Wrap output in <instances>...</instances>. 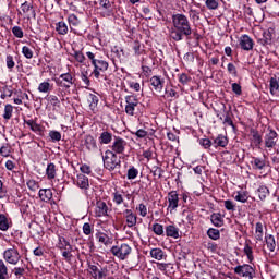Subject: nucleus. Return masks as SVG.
Listing matches in <instances>:
<instances>
[{
	"mask_svg": "<svg viewBox=\"0 0 279 279\" xmlns=\"http://www.w3.org/2000/svg\"><path fill=\"white\" fill-rule=\"evenodd\" d=\"M21 11L27 19H36V9L34 2L25 1L21 4Z\"/></svg>",
	"mask_w": 279,
	"mask_h": 279,
	"instance_id": "12",
	"label": "nucleus"
},
{
	"mask_svg": "<svg viewBox=\"0 0 279 279\" xmlns=\"http://www.w3.org/2000/svg\"><path fill=\"white\" fill-rule=\"evenodd\" d=\"M24 124L32 130V132H35L38 136H41V138H45V126L43 124H38V118L34 119H24Z\"/></svg>",
	"mask_w": 279,
	"mask_h": 279,
	"instance_id": "8",
	"label": "nucleus"
},
{
	"mask_svg": "<svg viewBox=\"0 0 279 279\" xmlns=\"http://www.w3.org/2000/svg\"><path fill=\"white\" fill-rule=\"evenodd\" d=\"M104 167L107 171H119L121 169V157L112 150H106L102 155Z\"/></svg>",
	"mask_w": 279,
	"mask_h": 279,
	"instance_id": "4",
	"label": "nucleus"
},
{
	"mask_svg": "<svg viewBox=\"0 0 279 279\" xmlns=\"http://www.w3.org/2000/svg\"><path fill=\"white\" fill-rule=\"evenodd\" d=\"M48 136L52 141H62V133H60V131L51 130L49 131Z\"/></svg>",
	"mask_w": 279,
	"mask_h": 279,
	"instance_id": "48",
	"label": "nucleus"
},
{
	"mask_svg": "<svg viewBox=\"0 0 279 279\" xmlns=\"http://www.w3.org/2000/svg\"><path fill=\"white\" fill-rule=\"evenodd\" d=\"M54 84L58 86L57 95L61 97V101H64V97L71 95V87L75 84L73 74L63 73L59 77L53 78Z\"/></svg>",
	"mask_w": 279,
	"mask_h": 279,
	"instance_id": "3",
	"label": "nucleus"
},
{
	"mask_svg": "<svg viewBox=\"0 0 279 279\" xmlns=\"http://www.w3.org/2000/svg\"><path fill=\"white\" fill-rule=\"evenodd\" d=\"M227 71L229 75H232V77H239V72L236 71L234 63H228Z\"/></svg>",
	"mask_w": 279,
	"mask_h": 279,
	"instance_id": "54",
	"label": "nucleus"
},
{
	"mask_svg": "<svg viewBox=\"0 0 279 279\" xmlns=\"http://www.w3.org/2000/svg\"><path fill=\"white\" fill-rule=\"evenodd\" d=\"M7 68L12 71V69H14V66H16V63L14 62V57H12V54H8L7 59Z\"/></svg>",
	"mask_w": 279,
	"mask_h": 279,
	"instance_id": "61",
	"label": "nucleus"
},
{
	"mask_svg": "<svg viewBox=\"0 0 279 279\" xmlns=\"http://www.w3.org/2000/svg\"><path fill=\"white\" fill-rule=\"evenodd\" d=\"M125 99V112L129 114V117H134V112L136 108H138V105L141 104L138 101V96L136 94L128 95L124 97Z\"/></svg>",
	"mask_w": 279,
	"mask_h": 279,
	"instance_id": "7",
	"label": "nucleus"
},
{
	"mask_svg": "<svg viewBox=\"0 0 279 279\" xmlns=\"http://www.w3.org/2000/svg\"><path fill=\"white\" fill-rule=\"evenodd\" d=\"M251 165L253 166V169H258L262 171V169H265V160L260 159L258 157H254L251 161Z\"/></svg>",
	"mask_w": 279,
	"mask_h": 279,
	"instance_id": "31",
	"label": "nucleus"
},
{
	"mask_svg": "<svg viewBox=\"0 0 279 279\" xmlns=\"http://www.w3.org/2000/svg\"><path fill=\"white\" fill-rule=\"evenodd\" d=\"M128 180H136V178H138V170L134 167H131L128 170Z\"/></svg>",
	"mask_w": 279,
	"mask_h": 279,
	"instance_id": "55",
	"label": "nucleus"
},
{
	"mask_svg": "<svg viewBox=\"0 0 279 279\" xmlns=\"http://www.w3.org/2000/svg\"><path fill=\"white\" fill-rule=\"evenodd\" d=\"M1 93L2 94L0 95V98L5 99L7 97H12L13 92L10 87L4 86V87H2Z\"/></svg>",
	"mask_w": 279,
	"mask_h": 279,
	"instance_id": "60",
	"label": "nucleus"
},
{
	"mask_svg": "<svg viewBox=\"0 0 279 279\" xmlns=\"http://www.w3.org/2000/svg\"><path fill=\"white\" fill-rule=\"evenodd\" d=\"M28 228L33 238L43 235V227L38 222H32Z\"/></svg>",
	"mask_w": 279,
	"mask_h": 279,
	"instance_id": "22",
	"label": "nucleus"
},
{
	"mask_svg": "<svg viewBox=\"0 0 279 279\" xmlns=\"http://www.w3.org/2000/svg\"><path fill=\"white\" fill-rule=\"evenodd\" d=\"M26 186L29 189V191H38V189H40V185L38 184V182L33 179L26 182Z\"/></svg>",
	"mask_w": 279,
	"mask_h": 279,
	"instance_id": "56",
	"label": "nucleus"
},
{
	"mask_svg": "<svg viewBox=\"0 0 279 279\" xmlns=\"http://www.w3.org/2000/svg\"><path fill=\"white\" fill-rule=\"evenodd\" d=\"M73 57L80 64H84V62H86V57L83 51L75 50Z\"/></svg>",
	"mask_w": 279,
	"mask_h": 279,
	"instance_id": "45",
	"label": "nucleus"
},
{
	"mask_svg": "<svg viewBox=\"0 0 279 279\" xmlns=\"http://www.w3.org/2000/svg\"><path fill=\"white\" fill-rule=\"evenodd\" d=\"M88 269H89V274H90L92 278H94V279L108 278V274H109L108 266H104V267L99 268L95 264H89Z\"/></svg>",
	"mask_w": 279,
	"mask_h": 279,
	"instance_id": "9",
	"label": "nucleus"
},
{
	"mask_svg": "<svg viewBox=\"0 0 279 279\" xmlns=\"http://www.w3.org/2000/svg\"><path fill=\"white\" fill-rule=\"evenodd\" d=\"M265 242L269 252H276V238L274 235L266 233Z\"/></svg>",
	"mask_w": 279,
	"mask_h": 279,
	"instance_id": "27",
	"label": "nucleus"
},
{
	"mask_svg": "<svg viewBox=\"0 0 279 279\" xmlns=\"http://www.w3.org/2000/svg\"><path fill=\"white\" fill-rule=\"evenodd\" d=\"M125 142L123 141H114L111 145L112 151L116 154H123L125 151Z\"/></svg>",
	"mask_w": 279,
	"mask_h": 279,
	"instance_id": "26",
	"label": "nucleus"
},
{
	"mask_svg": "<svg viewBox=\"0 0 279 279\" xmlns=\"http://www.w3.org/2000/svg\"><path fill=\"white\" fill-rule=\"evenodd\" d=\"M231 88L234 95H236L238 97H241V95H243V87H241V84L232 83Z\"/></svg>",
	"mask_w": 279,
	"mask_h": 279,
	"instance_id": "52",
	"label": "nucleus"
},
{
	"mask_svg": "<svg viewBox=\"0 0 279 279\" xmlns=\"http://www.w3.org/2000/svg\"><path fill=\"white\" fill-rule=\"evenodd\" d=\"M207 236H209V239H211L213 241H219V239H221V232L219 231V229L209 228L207 230Z\"/></svg>",
	"mask_w": 279,
	"mask_h": 279,
	"instance_id": "30",
	"label": "nucleus"
},
{
	"mask_svg": "<svg viewBox=\"0 0 279 279\" xmlns=\"http://www.w3.org/2000/svg\"><path fill=\"white\" fill-rule=\"evenodd\" d=\"M3 258L10 265H19V262L21 260V253H19V250L13 246L4 251Z\"/></svg>",
	"mask_w": 279,
	"mask_h": 279,
	"instance_id": "10",
	"label": "nucleus"
},
{
	"mask_svg": "<svg viewBox=\"0 0 279 279\" xmlns=\"http://www.w3.org/2000/svg\"><path fill=\"white\" fill-rule=\"evenodd\" d=\"M12 34L13 36H15V38H23L25 36V34L23 33V28H21V26H13Z\"/></svg>",
	"mask_w": 279,
	"mask_h": 279,
	"instance_id": "57",
	"label": "nucleus"
},
{
	"mask_svg": "<svg viewBox=\"0 0 279 279\" xmlns=\"http://www.w3.org/2000/svg\"><path fill=\"white\" fill-rule=\"evenodd\" d=\"M210 221L215 228H221L223 226V216L220 213H214L210 215Z\"/></svg>",
	"mask_w": 279,
	"mask_h": 279,
	"instance_id": "24",
	"label": "nucleus"
},
{
	"mask_svg": "<svg viewBox=\"0 0 279 279\" xmlns=\"http://www.w3.org/2000/svg\"><path fill=\"white\" fill-rule=\"evenodd\" d=\"M150 256L155 260H162L165 258V251H162L161 248H151Z\"/></svg>",
	"mask_w": 279,
	"mask_h": 279,
	"instance_id": "29",
	"label": "nucleus"
},
{
	"mask_svg": "<svg viewBox=\"0 0 279 279\" xmlns=\"http://www.w3.org/2000/svg\"><path fill=\"white\" fill-rule=\"evenodd\" d=\"M263 236H264L263 222H256V225H255L256 241H263Z\"/></svg>",
	"mask_w": 279,
	"mask_h": 279,
	"instance_id": "35",
	"label": "nucleus"
},
{
	"mask_svg": "<svg viewBox=\"0 0 279 279\" xmlns=\"http://www.w3.org/2000/svg\"><path fill=\"white\" fill-rule=\"evenodd\" d=\"M14 112V107L10 104L4 106V113H3V119L5 121H10L12 119V113Z\"/></svg>",
	"mask_w": 279,
	"mask_h": 279,
	"instance_id": "40",
	"label": "nucleus"
},
{
	"mask_svg": "<svg viewBox=\"0 0 279 279\" xmlns=\"http://www.w3.org/2000/svg\"><path fill=\"white\" fill-rule=\"evenodd\" d=\"M37 90L39 93H49L51 90V83L48 81H44L38 85Z\"/></svg>",
	"mask_w": 279,
	"mask_h": 279,
	"instance_id": "41",
	"label": "nucleus"
},
{
	"mask_svg": "<svg viewBox=\"0 0 279 279\" xmlns=\"http://www.w3.org/2000/svg\"><path fill=\"white\" fill-rule=\"evenodd\" d=\"M136 210H138L141 217H147V206L145 204L141 203L137 207Z\"/></svg>",
	"mask_w": 279,
	"mask_h": 279,
	"instance_id": "63",
	"label": "nucleus"
},
{
	"mask_svg": "<svg viewBox=\"0 0 279 279\" xmlns=\"http://www.w3.org/2000/svg\"><path fill=\"white\" fill-rule=\"evenodd\" d=\"M128 86L132 90H135V93H141V83L134 82V81H129Z\"/></svg>",
	"mask_w": 279,
	"mask_h": 279,
	"instance_id": "62",
	"label": "nucleus"
},
{
	"mask_svg": "<svg viewBox=\"0 0 279 279\" xmlns=\"http://www.w3.org/2000/svg\"><path fill=\"white\" fill-rule=\"evenodd\" d=\"M233 271L236 276L244 279H254L256 276V270L250 264L239 265L233 269Z\"/></svg>",
	"mask_w": 279,
	"mask_h": 279,
	"instance_id": "6",
	"label": "nucleus"
},
{
	"mask_svg": "<svg viewBox=\"0 0 279 279\" xmlns=\"http://www.w3.org/2000/svg\"><path fill=\"white\" fill-rule=\"evenodd\" d=\"M46 175L48 180H54L56 178V163H48L46 169Z\"/></svg>",
	"mask_w": 279,
	"mask_h": 279,
	"instance_id": "36",
	"label": "nucleus"
},
{
	"mask_svg": "<svg viewBox=\"0 0 279 279\" xmlns=\"http://www.w3.org/2000/svg\"><path fill=\"white\" fill-rule=\"evenodd\" d=\"M244 254H246L250 263H252V260H254V251L252 250V246H250V244L244 245Z\"/></svg>",
	"mask_w": 279,
	"mask_h": 279,
	"instance_id": "51",
	"label": "nucleus"
},
{
	"mask_svg": "<svg viewBox=\"0 0 279 279\" xmlns=\"http://www.w3.org/2000/svg\"><path fill=\"white\" fill-rule=\"evenodd\" d=\"M153 232L157 235V236H162L165 234V227L160 223H154L153 225Z\"/></svg>",
	"mask_w": 279,
	"mask_h": 279,
	"instance_id": "44",
	"label": "nucleus"
},
{
	"mask_svg": "<svg viewBox=\"0 0 279 279\" xmlns=\"http://www.w3.org/2000/svg\"><path fill=\"white\" fill-rule=\"evenodd\" d=\"M240 47L243 51H252L254 49V39L250 35H242L240 37Z\"/></svg>",
	"mask_w": 279,
	"mask_h": 279,
	"instance_id": "15",
	"label": "nucleus"
},
{
	"mask_svg": "<svg viewBox=\"0 0 279 279\" xmlns=\"http://www.w3.org/2000/svg\"><path fill=\"white\" fill-rule=\"evenodd\" d=\"M0 279H10V272L8 271V266L5 262L0 259Z\"/></svg>",
	"mask_w": 279,
	"mask_h": 279,
	"instance_id": "32",
	"label": "nucleus"
},
{
	"mask_svg": "<svg viewBox=\"0 0 279 279\" xmlns=\"http://www.w3.org/2000/svg\"><path fill=\"white\" fill-rule=\"evenodd\" d=\"M178 80L180 84H182L183 86H186V84L191 82V76H189V74L186 73H181V74H178Z\"/></svg>",
	"mask_w": 279,
	"mask_h": 279,
	"instance_id": "49",
	"label": "nucleus"
},
{
	"mask_svg": "<svg viewBox=\"0 0 279 279\" xmlns=\"http://www.w3.org/2000/svg\"><path fill=\"white\" fill-rule=\"evenodd\" d=\"M223 204H225L226 210H229L231 213H234V210H236V205L234 204V202L227 199L223 202Z\"/></svg>",
	"mask_w": 279,
	"mask_h": 279,
	"instance_id": "59",
	"label": "nucleus"
},
{
	"mask_svg": "<svg viewBox=\"0 0 279 279\" xmlns=\"http://www.w3.org/2000/svg\"><path fill=\"white\" fill-rule=\"evenodd\" d=\"M86 56L94 68L92 75H94L96 80H99V77H105L104 74L106 71H108V69H110V63H108V61H106V59L98 51H87Z\"/></svg>",
	"mask_w": 279,
	"mask_h": 279,
	"instance_id": "2",
	"label": "nucleus"
},
{
	"mask_svg": "<svg viewBox=\"0 0 279 279\" xmlns=\"http://www.w3.org/2000/svg\"><path fill=\"white\" fill-rule=\"evenodd\" d=\"M22 54L24 58H26V60H32V58H34V51L27 46L22 47Z\"/></svg>",
	"mask_w": 279,
	"mask_h": 279,
	"instance_id": "47",
	"label": "nucleus"
},
{
	"mask_svg": "<svg viewBox=\"0 0 279 279\" xmlns=\"http://www.w3.org/2000/svg\"><path fill=\"white\" fill-rule=\"evenodd\" d=\"M95 217H108V205L104 201H98L95 207Z\"/></svg>",
	"mask_w": 279,
	"mask_h": 279,
	"instance_id": "16",
	"label": "nucleus"
},
{
	"mask_svg": "<svg viewBox=\"0 0 279 279\" xmlns=\"http://www.w3.org/2000/svg\"><path fill=\"white\" fill-rule=\"evenodd\" d=\"M110 252L119 260H125L132 254V247L128 243H122L112 246Z\"/></svg>",
	"mask_w": 279,
	"mask_h": 279,
	"instance_id": "5",
	"label": "nucleus"
},
{
	"mask_svg": "<svg viewBox=\"0 0 279 279\" xmlns=\"http://www.w3.org/2000/svg\"><path fill=\"white\" fill-rule=\"evenodd\" d=\"M205 5L207 10H218L219 9V1L217 0H205Z\"/></svg>",
	"mask_w": 279,
	"mask_h": 279,
	"instance_id": "46",
	"label": "nucleus"
},
{
	"mask_svg": "<svg viewBox=\"0 0 279 279\" xmlns=\"http://www.w3.org/2000/svg\"><path fill=\"white\" fill-rule=\"evenodd\" d=\"M76 186H78V189H82L83 191H88V189H90L88 177H86L85 174H77Z\"/></svg>",
	"mask_w": 279,
	"mask_h": 279,
	"instance_id": "19",
	"label": "nucleus"
},
{
	"mask_svg": "<svg viewBox=\"0 0 279 279\" xmlns=\"http://www.w3.org/2000/svg\"><path fill=\"white\" fill-rule=\"evenodd\" d=\"M44 8L46 12L53 10V0H44Z\"/></svg>",
	"mask_w": 279,
	"mask_h": 279,
	"instance_id": "64",
	"label": "nucleus"
},
{
	"mask_svg": "<svg viewBox=\"0 0 279 279\" xmlns=\"http://www.w3.org/2000/svg\"><path fill=\"white\" fill-rule=\"evenodd\" d=\"M235 202H240L241 204L247 203V199L250 197L247 196L246 192H238L236 195L234 196Z\"/></svg>",
	"mask_w": 279,
	"mask_h": 279,
	"instance_id": "42",
	"label": "nucleus"
},
{
	"mask_svg": "<svg viewBox=\"0 0 279 279\" xmlns=\"http://www.w3.org/2000/svg\"><path fill=\"white\" fill-rule=\"evenodd\" d=\"M68 23L70 25V28L73 29V27H78L82 22L80 21V17H77V15L72 13L68 16Z\"/></svg>",
	"mask_w": 279,
	"mask_h": 279,
	"instance_id": "33",
	"label": "nucleus"
},
{
	"mask_svg": "<svg viewBox=\"0 0 279 279\" xmlns=\"http://www.w3.org/2000/svg\"><path fill=\"white\" fill-rule=\"evenodd\" d=\"M257 195L262 202H265V199H267V196L269 195V187L266 185H260L257 189Z\"/></svg>",
	"mask_w": 279,
	"mask_h": 279,
	"instance_id": "28",
	"label": "nucleus"
},
{
	"mask_svg": "<svg viewBox=\"0 0 279 279\" xmlns=\"http://www.w3.org/2000/svg\"><path fill=\"white\" fill-rule=\"evenodd\" d=\"M172 24L173 27L170 31V37L172 40H175V43H180V40H184V37L189 38L191 34H193L191 21L182 13L172 15Z\"/></svg>",
	"mask_w": 279,
	"mask_h": 279,
	"instance_id": "1",
	"label": "nucleus"
},
{
	"mask_svg": "<svg viewBox=\"0 0 279 279\" xmlns=\"http://www.w3.org/2000/svg\"><path fill=\"white\" fill-rule=\"evenodd\" d=\"M48 101L53 106V108H60V98L56 95L48 96Z\"/></svg>",
	"mask_w": 279,
	"mask_h": 279,
	"instance_id": "58",
	"label": "nucleus"
},
{
	"mask_svg": "<svg viewBox=\"0 0 279 279\" xmlns=\"http://www.w3.org/2000/svg\"><path fill=\"white\" fill-rule=\"evenodd\" d=\"M111 53H113L118 60H121V57L124 56L123 48L119 46H113L111 48Z\"/></svg>",
	"mask_w": 279,
	"mask_h": 279,
	"instance_id": "53",
	"label": "nucleus"
},
{
	"mask_svg": "<svg viewBox=\"0 0 279 279\" xmlns=\"http://www.w3.org/2000/svg\"><path fill=\"white\" fill-rule=\"evenodd\" d=\"M178 206H180V196L178 195V192L171 191L168 193V209L170 213L172 210H177Z\"/></svg>",
	"mask_w": 279,
	"mask_h": 279,
	"instance_id": "11",
	"label": "nucleus"
},
{
	"mask_svg": "<svg viewBox=\"0 0 279 279\" xmlns=\"http://www.w3.org/2000/svg\"><path fill=\"white\" fill-rule=\"evenodd\" d=\"M59 250H73V246H71V242L66 240L64 236H59Z\"/></svg>",
	"mask_w": 279,
	"mask_h": 279,
	"instance_id": "34",
	"label": "nucleus"
},
{
	"mask_svg": "<svg viewBox=\"0 0 279 279\" xmlns=\"http://www.w3.org/2000/svg\"><path fill=\"white\" fill-rule=\"evenodd\" d=\"M112 202L116 204V206H121V204L124 202L123 194L119 191L113 192Z\"/></svg>",
	"mask_w": 279,
	"mask_h": 279,
	"instance_id": "37",
	"label": "nucleus"
},
{
	"mask_svg": "<svg viewBox=\"0 0 279 279\" xmlns=\"http://www.w3.org/2000/svg\"><path fill=\"white\" fill-rule=\"evenodd\" d=\"M166 235L171 239H180V229L173 225L166 227Z\"/></svg>",
	"mask_w": 279,
	"mask_h": 279,
	"instance_id": "23",
	"label": "nucleus"
},
{
	"mask_svg": "<svg viewBox=\"0 0 279 279\" xmlns=\"http://www.w3.org/2000/svg\"><path fill=\"white\" fill-rule=\"evenodd\" d=\"M99 5L108 12V16L112 14V2L110 0H99Z\"/></svg>",
	"mask_w": 279,
	"mask_h": 279,
	"instance_id": "39",
	"label": "nucleus"
},
{
	"mask_svg": "<svg viewBox=\"0 0 279 279\" xmlns=\"http://www.w3.org/2000/svg\"><path fill=\"white\" fill-rule=\"evenodd\" d=\"M269 90H270V95L278 96V93H279V75H275V76L270 77Z\"/></svg>",
	"mask_w": 279,
	"mask_h": 279,
	"instance_id": "20",
	"label": "nucleus"
},
{
	"mask_svg": "<svg viewBox=\"0 0 279 279\" xmlns=\"http://www.w3.org/2000/svg\"><path fill=\"white\" fill-rule=\"evenodd\" d=\"M150 86H153L156 93H162V88H165V80L158 75H154L150 80Z\"/></svg>",
	"mask_w": 279,
	"mask_h": 279,
	"instance_id": "17",
	"label": "nucleus"
},
{
	"mask_svg": "<svg viewBox=\"0 0 279 279\" xmlns=\"http://www.w3.org/2000/svg\"><path fill=\"white\" fill-rule=\"evenodd\" d=\"M10 228V222L8 221V217L3 214H0V230L2 232L8 231Z\"/></svg>",
	"mask_w": 279,
	"mask_h": 279,
	"instance_id": "38",
	"label": "nucleus"
},
{
	"mask_svg": "<svg viewBox=\"0 0 279 279\" xmlns=\"http://www.w3.org/2000/svg\"><path fill=\"white\" fill-rule=\"evenodd\" d=\"M274 40V28H268L263 33L262 38L257 40L258 45H262L263 47H267L271 45Z\"/></svg>",
	"mask_w": 279,
	"mask_h": 279,
	"instance_id": "14",
	"label": "nucleus"
},
{
	"mask_svg": "<svg viewBox=\"0 0 279 279\" xmlns=\"http://www.w3.org/2000/svg\"><path fill=\"white\" fill-rule=\"evenodd\" d=\"M88 104L92 110L97 108V105L99 104V97H97L95 94H89Z\"/></svg>",
	"mask_w": 279,
	"mask_h": 279,
	"instance_id": "43",
	"label": "nucleus"
},
{
	"mask_svg": "<svg viewBox=\"0 0 279 279\" xmlns=\"http://www.w3.org/2000/svg\"><path fill=\"white\" fill-rule=\"evenodd\" d=\"M97 239H98L99 243H102L104 245H110V243H112L110 241V238L106 233H99L97 235Z\"/></svg>",
	"mask_w": 279,
	"mask_h": 279,
	"instance_id": "50",
	"label": "nucleus"
},
{
	"mask_svg": "<svg viewBox=\"0 0 279 279\" xmlns=\"http://www.w3.org/2000/svg\"><path fill=\"white\" fill-rule=\"evenodd\" d=\"M41 202H51L53 199V192L51 189H40L38 192Z\"/></svg>",
	"mask_w": 279,
	"mask_h": 279,
	"instance_id": "21",
	"label": "nucleus"
},
{
	"mask_svg": "<svg viewBox=\"0 0 279 279\" xmlns=\"http://www.w3.org/2000/svg\"><path fill=\"white\" fill-rule=\"evenodd\" d=\"M122 215L126 221L128 228H134V226L138 223V217L136 214H134V211H132V209H125Z\"/></svg>",
	"mask_w": 279,
	"mask_h": 279,
	"instance_id": "13",
	"label": "nucleus"
},
{
	"mask_svg": "<svg viewBox=\"0 0 279 279\" xmlns=\"http://www.w3.org/2000/svg\"><path fill=\"white\" fill-rule=\"evenodd\" d=\"M225 119L223 117H220L219 113H217V117L220 121H222L223 125H229L230 128H232L233 130H236V125L234 124V121H232V111H225Z\"/></svg>",
	"mask_w": 279,
	"mask_h": 279,
	"instance_id": "18",
	"label": "nucleus"
},
{
	"mask_svg": "<svg viewBox=\"0 0 279 279\" xmlns=\"http://www.w3.org/2000/svg\"><path fill=\"white\" fill-rule=\"evenodd\" d=\"M56 32L60 36H66V34H69V25H66L64 21H60L56 23Z\"/></svg>",
	"mask_w": 279,
	"mask_h": 279,
	"instance_id": "25",
	"label": "nucleus"
}]
</instances>
